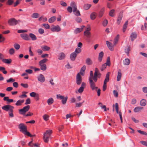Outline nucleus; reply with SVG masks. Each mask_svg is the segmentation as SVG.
<instances>
[{
    "mask_svg": "<svg viewBox=\"0 0 147 147\" xmlns=\"http://www.w3.org/2000/svg\"><path fill=\"white\" fill-rule=\"evenodd\" d=\"M13 2L14 1L13 0H8L6 4L7 5H11L13 3Z\"/></svg>",
    "mask_w": 147,
    "mask_h": 147,
    "instance_id": "45",
    "label": "nucleus"
},
{
    "mask_svg": "<svg viewBox=\"0 0 147 147\" xmlns=\"http://www.w3.org/2000/svg\"><path fill=\"white\" fill-rule=\"evenodd\" d=\"M93 72L92 71H90V76L89 77V82L93 81Z\"/></svg>",
    "mask_w": 147,
    "mask_h": 147,
    "instance_id": "30",
    "label": "nucleus"
},
{
    "mask_svg": "<svg viewBox=\"0 0 147 147\" xmlns=\"http://www.w3.org/2000/svg\"><path fill=\"white\" fill-rule=\"evenodd\" d=\"M30 103V100L29 98H27L26 100L25 104L26 105L29 104Z\"/></svg>",
    "mask_w": 147,
    "mask_h": 147,
    "instance_id": "62",
    "label": "nucleus"
},
{
    "mask_svg": "<svg viewBox=\"0 0 147 147\" xmlns=\"http://www.w3.org/2000/svg\"><path fill=\"white\" fill-rule=\"evenodd\" d=\"M52 132V130H46V132L44 133L43 139L45 142L47 143L48 142L49 138L50 137Z\"/></svg>",
    "mask_w": 147,
    "mask_h": 147,
    "instance_id": "1",
    "label": "nucleus"
},
{
    "mask_svg": "<svg viewBox=\"0 0 147 147\" xmlns=\"http://www.w3.org/2000/svg\"><path fill=\"white\" fill-rule=\"evenodd\" d=\"M70 5L73 9V11H75L77 8V7L75 3L74 2H71L70 3Z\"/></svg>",
    "mask_w": 147,
    "mask_h": 147,
    "instance_id": "15",
    "label": "nucleus"
},
{
    "mask_svg": "<svg viewBox=\"0 0 147 147\" xmlns=\"http://www.w3.org/2000/svg\"><path fill=\"white\" fill-rule=\"evenodd\" d=\"M86 63L88 65H90L92 64V61L90 58H88L86 59Z\"/></svg>",
    "mask_w": 147,
    "mask_h": 147,
    "instance_id": "20",
    "label": "nucleus"
},
{
    "mask_svg": "<svg viewBox=\"0 0 147 147\" xmlns=\"http://www.w3.org/2000/svg\"><path fill=\"white\" fill-rule=\"evenodd\" d=\"M76 20L77 22L78 23H80L82 21L81 19L79 17H77Z\"/></svg>",
    "mask_w": 147,
    "mask_h": 147,
    "instance_id": "64",
    "label": "nucleus"
},
{
    "mask_svg": "<svg viewBox=\"0 0 147 147\" xmlns=\"http://www.w3.org/2000/svg\"><path fill=\"white\" fill-rule=\"evenodd\" d=\"M30 108L29 105H27L24 107L23 109H21L19 110V113L21 115H24L25 113L28 111Z\"/></svg>",
    "mask_w": 147,
    "mask_h": 147,
    "instance_id": "3",
    "label": "nucleus"
},
{
    "mask_svg": "<svg viewBox=\"0 0 147 147\" xmlns=\"http://www.w3.org/2000/svg\"><path fill=\"white\" fill-rule=\"evenodd\" d=\"M103 55L104 53L102 51H101L99 53L98 57V59L100 62L101 61L102 58L103 56Z\"/></svg>",
    "mask_w": 147,
    "mask_h": 147,
    "instance_id": "24",
    "label": "nucleus"
},
{
    "mask_svg": "<svg viewBox=\"0 0 147 147\" xmlns=\"http://www.w3.org/2000/svg\"><path fill=\"white\" fill-rule=\"evenodd\" d=\"M115 108L116 109V112L117 113H119V107H118V104L117 103H116L115 104Z\"/></svg>",
    "mask_w": 147,
    "mask_h": 147,
    "instance_id": "53",
    "label": "nucleus"
},
{
    "mask_svg": "<svg viewBox=\"0 0 147 147\" xmlns=\"http://www.w3.org/2000/svg\"><path fill=\"white\" fill-rule=\"evenodd\" d=\"M13 46L16 50H18L20 47V45L17 43H15L13 45Z\"/></svg>",
    "mask_w": 147,
    "mask_h": 147,
    "instance_id": "43",
    "label": "nucleus"
},
{
    "mask_svg": "<svg viewBox=\"0 0 147 147\" xmlns=\"http://www.w3.org/2000/svg\"><path fill=\"white\" fill-rule=\"evenodd\" d=\"M114 11L115 10L114 9H112L109 12V15L113 17L114 16Z\"/></svg>",
    "mask_w": 147,
    "mask_h": 147,
    "instance_id": "46",
    "label": "nucleus"
},
{
    "mask_svg": "<svg viewBox=\"0 0 147 147\" xmlns=\"http://www.w3.org/2000/svg\"><path fill=\"white\" fill-rule=\"evenodd\" d=\"M105 63L108 66H110L111 63L110 61V58L109 57H107V62Z\"/></svg>",
    "mask_w": 147,
    "mask_h": 147,
    "instance_id": "44",
    "label": "nucleus"
},
{
    "mask_svg": "<svg viewBox=\"0 0 147 147\" xmlns=\"http://www.w3.org/2000/svg\"><path fill=\"white\" fill-rule=\"evenodd\" d=\"M141 29L142 30H147V23H145L144 26H142Z\"/></svg>",
    "mask_w": 147,
    "mask_h": 147,
    "instance_id": "48",
    "label": "nucleus"
},
{
    "mask_svg": "<svg viewBox=\"0 0 147 147\" xmlns=\"http://www.w3.org/2000/svg\"><path fill=\"white\" fill-rule=\"evenodd\" d=\"M40 66V69L43 70L45 71L47 68L46 65L45 64L39 65Z\"/></svg>",
    "mask_w": 147,
    "mask_h": 147,
    "instance_id": "40",
    "label": "nucleus"
},
{
    "mask_svg": "<svg viewBox=\"0 0 147 147\" xmlns=\"http://www.w3.org/2000/svg\"><path fill=\"white\" fill-rule=\"evenodd\" d=\"M65 55L64 53H61L59 54L58 59L60 60L63 59L65 58Z\"/></svg>",
    "mask_w": 147,
    "mask_h": 147,
    "instance_id": "17",
    "label": "nucleus"
},
{
    "mask_svg": "<svg viewBox=\"0 0 147 147\" xmlns=\"http://www.w3.org/2000/svg\"><path fill=\"white\" fill-rule=\"evenodd\" d=\"M73 12L74 14L76 16H81L80 11L77 9V8L76 10L75 11H73Z\"/></svg>",
    "mask_w": 147,
    "mask_h": 147,
    "instance_id": "32",
    "label": "nucleus"
},
{
    "mask_svg": "<svg viewBox=\"0 0 147 147\" xmlns=\"http://www.w3.org/2000/svg\"><path fill=\"white\" fill-rule=\"evenodd\" d=\"M56 18L55 16H53L50 18L48 20L49 22L50 23H51L54 22L56 20Z\"/></svg>",
    "mask_w": 147,
    "mask_h": 147,
    "instance_id": "28",
    "label": "nucleus"
},
{
    "mask_svg": "<svg viewBox=\"0 0 147 147\" xmlns=\"http://www.w3.org/2000/svg\"><path fill=\"white\" fill-rule=\"evenodd\" d=\"M51 30L53 32H59L61 30V28L58 25L53 26L51 28Z\"/></svg>",
    "mask_w": 147,
    "mask_h": 147,
    "instance_id": "7",
    "label": "nucleus"
},
{
    "mask_svg": "<svg viewBox=\"0 0 147 147\" xmlns=\"http://www.w3.org/2000/svg\"><path fill=\"white\" fill-rule=\"evenodd\" d=\"M38 80L41 82L43 83L45 81V78L43 75L42 74H40L38 77Z\"/></svg>",
    "mask_w": 147,
    "mask_h": 147,
    "instance_id": "13",
    "label": "nucleus"
},
{
    "mask_svg": "<svg viewBox=\"0 0 147 147\" xmlns=\"http://www.w3.org/2000/svg\"><path fill=\"white\" fill-rule=\"evenodd\" d=\"M90 19L92 20H94L96 18V13L94 12L92 13L90 15Z\"/></svg>",
    "mask_w": 147,
    "mask_h": 147,
    "instance_id": "36",
    "label": "nucleus"
},
{
    "mask_svg": "<svg viewBox=\"0 0 147 147\" xmlns=\"http://www.w3.org/2000/svg\"><path fill=\"white\" fill-rule=\"evenodd\" d=\"M18 128L20 129V131L22 132L23 133L27 130L26 126L23 123H20L19 125Z\"/></svg>",
    "mask_w": 147,
    "mask_h": 147,
    "instance_id": "5",
    "label": "nucleus"
},
{
    "mask_svg": "<svg viewBox=\"0 0 147 147\" xmlns=\"http://www.w3.org/2000/svg\"><path fill=\"white\" fill-rule=\"evenodd\" d=\"M21 85L24 88H27L28 87V85L27 84L21 83Z\"/></svg>",
    "mask_w": 147,
    "mask_h": 147,
    "instance_id": "59",
    "label": "nucleus"
},
{
    "mask_svg": "<svg viewBox=\"0 0 147 147\" xmlns=\"http://www.w3.org/2000/svg\"><path fill=\"white\" fill-rule=\"evenodd\" d=\"M41 48L43 51H49L50 49V48L47 46L44 45L41 47Z\"/></svg>",
    "mask_w": 147,
    "mask_h": 147,
    "instance_id": "34",
    "label": "nucleus"
},
{
    "mask_svg": "<svg viewBox=\"0 0 147 147\" xmlns=\"http://www.w3.org/2000/svg\"><path fill=\"white\" fill-rule=\"evenodd\" d=\"M90 33L89 31H87L86 30L84 32V35L86 36H90Z\"/></svg>",
    "mask_w": 147,
    "mask_h": 147,
    "instance_id": "57",
    "label": "nucleus"
},
{
    "mask_svg": "<svg viewBox=\"0 0 147 147\" xmlns=\"http://www.w3.org/2000/svg\"><path fill=\"white\" fill-rule=\"evenodd\" d=\"M9 52L10 55H13L15 53V50L13 48H11L9 50Z\"/></svg>",
    "mask_w": 147,
    "mask_h": 147,
    "instance_id": "47",
    "label": "nucleus"
},
{
    "mask_svg": "<svg viewBox=\"0 0 147 147\" xmlns=\"http://www.w3.org/2000/svg\"><path fill=\"white\" fill-rule=\"evenodd\" d=\"M82 79L80 74H78L76 78V83L78 85H80L82 82Z\"/></svg>",
    "mask_w": 147,
    "mask_h": 147,
    "instance_id": "6",
    "label": "nucleus"
},
{
    "mask_svg": "<svg viewBox=\"0 0 147 147\" xmlns=\"http://www.w3.org/2000/svg\"><path fill=\"white\" fill-rule=\"evenodd\" d=\"M107 65L106 64V63L103 64L100 68L101 71H102L104 70V69L106 68Z\"/></svg>",
    "mask_w": 147,
    "mask_h": 147,
    "instance_id": "56",
    "label": "nucleus"
},
{
    "mask_svg": "<svg viewBox=\"0 0 147 147\" xmlns=\"http://www.w3.org/2000/svg\"><path fill=\"white\" fill-rule=\"evenodd\" d=\"M67 10L69 13H71L73 11L72 8L71 6H68L67 8Z\"/></svg>",
    "mask_w": 147,
    "mask_h": 147,
    "instance_id": "54",
    "label": "nucleus"
},
{
    "mask_svg": "<svg viewBox=\"0 0 147 147\" xmlns=\"http://www.w3.org/2000/svg\"><path fill=\"white\" fill-rule=\"evenodd\" d=\"M105 10V9L104 8H102L100 9L98 14V17L99 18H101Z\"/></svg>",
    "mask_w": 147,
    "mask_h": 147,
    "instance_id": "23",
    "label": "nucleus"
},
{
    "mask_svg": "<svg viewBox=\"0 0 147 147\" xmlns=\"http://www.w3.org/2000/svg\"><path fill=\"white\" fill-rule=\"evenodd\" d=\"M91 6V5L90 4H85L84 5L83 7L84 9L87 10L90 8Z\"/></svg>",
    "mask_w": 147,
    "mask_h": 147,
    "instance_id": "29",
    "label": "nucleus"
},
{
    "mask_svg": "<svg viewBox=\"0 0 147 147\" xmlns=\"http://www.w3.org/2000/svg\"><path fill=\"white\" fill-rule=\"evenodd\" d=\"M48 61V59H44L42 60H41L39 62V65L44 64V63H46V62Z\"/></svg>",
    "mask_w": 147,
    "mask_h": 147,
    "instance_id": "42",
    "label": "nucleus"
},
{
    "mask_svg": "<svg viewBox=\"0 0 147 147\" xmlns=\"http://www.w3.org/2000/svg\"><path fill=\"white\" fill-rule=\"evenodd\" d=\"M121 71L120 69H119L118 72L117 76V81H119L121 79Z\"/></svg>",
    "mask_w": 147,
    "mask_h": 147,
    "instance_id": "19",
    "label": "nucleus"
},
{
    "mask_svg": "<svg viewBox=\"0 0 147 147\" xmlns=\"http://www.w3.org/2000/svg\"><path fill=\"white\" fill-rule=\"evenodd\" d=\"M123 63L124 65H128L130 63V60L129 59H125L123 60Z\"/></svg>",
    "mask_w": 147,
    "mask_h": 147,
    "instance_id": "26",
    "label": "nucleus"
},
{
    "mask_svg": "<svg viewBox=\"0 0 147 147\" xmlns=\"http://www.w3.org/2000/svg\"><path fill=\"white\" fill-rule=\"evenodd\" d=\"M64 96H62L60 94L57 95V98L60 100L63 99Z\"/></svg>",
    "mask_w": 147,
    "mask_h": 147,
    "instance_id": "52",
    "label": "nucleus"
},
{
    "mask_svg": "<svg viewBox=\"0 0 147 147\" xmlns=\"http://www.w3.org/2000/svg\"><path fill=\"white\" fill-rule=\"evenodd\" d=\"M140 105L142 106H145L146 105V101L145 99H142L140 101Z\"/></svg>",
    "mask_w": 147,
    "mask_h": 147,
    "instance_id": "21",
    "label": "nucleus"
},
{
    "mask_svg": "<svg viewBox=\"0 0 147 147\" xmlns=\"http://www.w3.org/2000/svg\"><path fill=\"white\" fill-rule=\"evenodd\" d=\"M23 133L25 135H27V136H30V137H31L32 136V135H31L30 134V133L28 132L27 131V130H26V131H24Z\"/></svg>",
    "mask_w": 147,
    "mask_h": 147,
    "instance_id": "50",
    "label": "nucleus"
},
{
    "mask_svg": "<svg viewBox=\"0 0 147 147\" xmlns=\"http://www.w3.org/2000/svg\"><path fill=\"white\" fill-rule=\"evenodd\" d=\"M98 72H95L94 74V75L93 76V80L94 82H96L98 80Z\"/></svg>",
    "mask_w": 147,
    "mask_h": 147,
    "instance_id": "16",
    "label": "nucleus"
},
{
    "mask_svg": "<svg viewBox=\"0 0 147 147\" xmlns=\"http://www.w3.org/2000/svg\"><path fill=\"white\" fill-rule=\"evenodd\" d=\"M68 97L67 96H66L65 97H64V98L63 99H62L61 100V102L63 104H65L67 102V99Z\"/></svg>",
    "mask_w": 147,
    "mask_h": 147,
    "instance_id": "39",
    "label": "nucleus"
},
{
    "mask_svg": "<svg viewBox=\"0 0 147 147\" xmlns=\"http://www.w3.org/2000/svg\"><path fill=\"white\" fill-rule=\"evenodd\" d=\"M123 15V12H120L119 14L117 19V23L118 25H119L120 24L121 20L122 18Z\"/></svg>",
    "mask_w": 147,
    "mask_h": 147,
    "instance_id": "9",
    "label": "nucleus"
},
{
    "mask_svg": "<svg viewBox=\"0 0 147 147\" xmlns=\"http://www.w3.org/2000/svg\"><path fill=\"white\" fill-rule=\"evenodd\" d=\"M81 51V49L80 48H77L75 50L74 52L75 53L78 55V54L80 53Z\"/></svg>",
    "mask_w": 147,
    "mask_h": 147,
    "instance_id": "41",
    "label": "nucleus"
},
{
    "mask_svg": "<svg viewBox=\"0 0 147 147\" xmlns=\"http://www.w3.org/2000/svg\"><path fill=\"white\" fill-rule=\"evenodd\" d=\"M143 108V107H136L134 109V111L136 113L139 112Z\"/></svg>",
    "mask_w": 147,
    "mask_h": 147,
    "instance_id": "25",
    "label": "nucleus"
},
{
    "mask_svg": "<svg viewBox=\"0 0 147 147\" xmlns=\"http://www.w3.org/2000/svg\"><path fill=\"white\" fill-rule=\"evenodd\" d=\"M44 27L47 29H49L50 28V26L49 24H43Z\"/></svg>",
    "mask_w": 147,
    "mask_h": 147,
    "instance_id": "61",
    "label": "nucleus"
},
{
    "mask_svg": "<svg viewBox=\"0 0 147 147\" xmlns=\"http://www.w3.org/2000/svg\"><path fill=\"white\" fill-rule=\"evenodd\" d=\"M24 100H18L16 103V105L17 106L21 105L24 102Z\"/></svg>",
    "mask_w": 147,
    "mask_h": 147,
    "instance_id": "33",
    "label": "nucleus"
},
{
    "mask_svg": "<svg viewBox=\"0 0 147 147\" xmlns=\"http://www.w3.org/2000/svg\"><path fill=\"white\" fill-rule=\"evenodd\" d=\"M119 39V37H115L114 39L113 42L114 45H115L118 42V40Z\"/></svg>",
    "mask_w": 147,
    "mask_h": 147,
    "instance_id": "51",
    "label": "nucleus"
},
{
    "mask_svg": "<svg viewBox=\"0 0 147 147\" xmlns=\"http://www.w3.org/2000/svg\"><path fill=\"white\" fill-rule=\"evenodd\" d=\"M28 145L30 147H33L34 146L35 147H38V145L37 144H34L32 143V141H31L28 144Z\"/></svg>",
    "mask_w": 147,
    "mask_h": 147,
    "instance_id": "31",
    "label": "nucleus"
},
{
    "mask_svg": "<svg viewBox=\"0 0 147 147\" xmlns=\"http://www.w3.org/2000/svg\"><path fill=\"white\" fill-rule=\"evenodd\" d=\"M43 117L44 120L45 121H47L49 119V116L47 115H44Z\"/></svg>",
    "mask_w": 147,
    "mask_h": 147,
    "instance_id": "55",
    "label": "nucleus"
},
{
    "mask_svg": "<svg viewBox=\"0 0 147 147\" xmlns=\"http://www.w3.org/2000/svg\"><path fill=\"white\" fill-rule=\"evenodd\" d=\"M106 44L108 48L111 51H113L114 50V47L112 43L108 41H107Z\"/></svg>",
    "mask_w": 147,
    "mask_h": 147,
    "instance_id": "12",
    "label": "nucleus"
},
{
    "mask_svg": "<svg viewBox=\"0 0 147 147\" xmlns=\"http://www.w3.org/2000/svg\"><path fill=\"white\" fill-rule=\"evenodd\" d=\"M60 4L62 6L64 7H66L67 6V3L64 1H61L60 2Z\"/></svg>",
    "mask_w": 147,
    "mask_h": 147,
    "instance_id": "63",
    "label": "nucleus"
},
{
    "mask_svg": "<svg viewBox=\"0 0 147 147\" xmlns=\"http://www.w3.org/2000/svg\"><path fill=\"white\" fill-rule=\"evenodd\" d=\"M18 21H20V20H17L13 18L9 19L8 20V23L10 26H14L18 23Z\"/></svg>",
    "mask_w": 147,
    "mask_h": 147,
    "instance_id": "4",
    "label": "nucleus"
},
{
    "mask_svg": "<svg viewBox=\"0 0 147 147\" xmlns=\"http://www.w3.org/2000/svg\"><path fill=\"white\" fill-rule=\"evenodd\" d=\"M85 83L84 82H82L81 87L78 90V92L80 93H82L84 91V88L85 87Z\"/></svg>",
    "mask_w": 147,
    "mask_h": 147,
    "instance_id": "10",
    "label": "nucleus"
},
{
    "mask_svg": "<svg viewBox=\"0 0 147 147\" xmlns=\"http://www.w3.org/2000/svg\"><path fill=\"white\" fill-rule=\"evenodd\" d=\"M14 108L13 107L9 105H5L2 107V109L9 112L12 111L13 110Z\"/></svg>",
    "mask_w": 147,
    "mask_h": 147,
    "instance_id": "2",
    "label": "nucleus"
},
{
    "mask_svg": "<svg viewBox=\"0 0 147 147\" xmlns=\"http://www.w3.org/2000/svg\"><path fill=\"white\" fill-rule=\"evenodd\" d=\"M109 72H108L106 74L105 78L104 81V83L105 84V83L107 84V82H108L109 80Z\"/></svg>",
    "mask_w": 147,
    "mask_h": 147,
    "instance_id": "18",
    "label": "nucleus"
},
{
    "mask_svg": "<svg viewBox=\"0 0 147 147\" xmlns=\"http://www.w3.org/2000/svg\"><path fill=\"white\" fill-rule=\"evenodd\" d=\"M108 23V22L107 20H105L103 21L102 23V25L103 26H105L107 25Z\"/></svg>",
    "mask_w": 147,
    "mask_h": 147,
    "instance_id": "58",
    "label": "nucleus"
},
{
    "mask_svg": "<svg viewBox=\"0 0 147 147\" xmlns=\"http://www.w3.org/2000/svg\"><path fill=\"white\" fill-rule=\"evenodd\" d=\"M82 31V28H77L75 29L74 31V32L76 34L81 32Z\"/></svg>",
    "mask_w": 147,
    "mask_h": 147,
    "instance_id": "38",
    "label": "nucleus"
},
{
    "mask_svg": "<svg viewBox=\"0 0 147 147\" xmlns=\"http://www.w3.org/2000/svg\"><path fill=\"white\" fill-rule=\"evenodd\" d=\"M86 69V66L84 65L81 68L80 73L82 75H83L84 74V71Z\"/></svg>",
    "mask_w": 147,
    "mask_h": 147,
    "instance_id": "27",
    "label": "nucleus"
},
{
    "mask_svg": "<svg viewBox=\"0 0 147 147\" xmlns=\"http://www.w3.org/2000/svg\"><path fill=\"white\" fill-rule=\"evenodd\" d=\"M2 61L4 63L9 64L11 63L12 61V60L10 59H3Z\"/></svg>",
    "mask_w": 147,
    "mask_h": 147,
    "instance_id": "22",
    "label": "nucleus"
},
{
    "mask_svg": "<svg viewBox=\"0 0 147 147\" xmlns=\"http://www.w3.org/2000/svg\"><path fill=\"white\" fill-rule=\"evenodd\" d=\"M131 50V48L130 46H127L125 47L124 49V52L128 56H129V51Z\"/></svg>",
    "mask_w": 147,
    "mask_h": 147,
    "instance_id": "11",
    "label": "nucleus"
},
{
    "mask_svg": "<svg viewBox=\"0 0 147 147\" xmlns=\"http://www.w3.org/2000/svg\"><path fill=\"white\" fill-rule=\"evenodd\" d=\"M95 82H94L93 81L89 82L90 87L92 90H96L98 88V87L95 86Z\"/></svg>",
    "mask_w": 147,
    "mask_h": 147,
    "instance_id": "8",
    "label": "nucleus"
},
{
    "mask_svg": "<svg viewBox=\"0 0 147 147\" xmlns=\"http://www.w3.org/2000/svg\"><path fill=\"white\" fill-rule=\"evenodd\" d=\"M54 102L53 99L52 98H49L47 101V103L49 105H51L53 104Z\"/></svg>",
    "mask_w": 147,
    "mask_h": 147,
    "instance_id": "35",
    "label": "nucleus"
},
{
    "mask_svg": "<svg viewBox=\"0 0 147 147\" xmlns=\"http://www.w3.org/2000/svg\"><path fill=\"white\" fill-rule=\"evenodd\" d=\"M15 81V80L12 78H10L9 79L7 80V82L8 83L13 82Z\"/></svg>",
    "mask_w": 147,
    "mask_h": 147,
    "instance_id": "60",
    "label": "nucleus"
},
{
    "mask_svg": "<svg viewBox=\"0 0 147 147\" xmlns=\"http://www.w3.org/2000/svg\"><path fill=\"white\" fill-rule=\"evenodd\" d=\"M39 14L37 13H33L31 16V17L33 18H38Z\"/></svg>",
    "mask_w": 147,
    "mask_h": 147,
    "instance_id": "37",
    "label": "nucleus"
},
{
    "mask_svg": "<svg viewBox=\"0 0 147 147\" xmlns=\"http://www.w3.org/2000/svg\"><path fill=\"white\" fill-rule=\"evenodd\" d=\"M77 55L75 53L73 52L71 53L70 55V58L71 60L72 61H74L76 57H77Z\"/></svg>",
    "mask_w": 147,
    "mask_h": 147,
    "instance_id": "14",
    "label": "nucleus"
},
{
    "mask_svg": "<svg viewBox=\"0 0 147 147\" xmlns=\"http://www.w3.org/2000/svg\"><path fill=\"white\" fill-rule=\"evenodd\" d=\"M138 132L141 134L147 136V133L144 131L138 130Z\"/></svg>",
    "mask_w": 147,
    "mask_h": 147,
    "instance_id": "49",
    "label": "nucleus"
}]
</instances>
